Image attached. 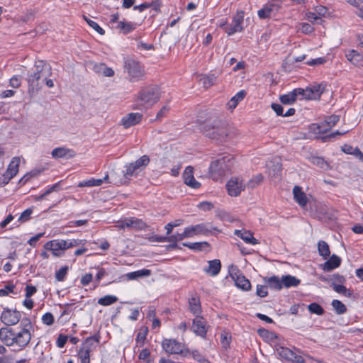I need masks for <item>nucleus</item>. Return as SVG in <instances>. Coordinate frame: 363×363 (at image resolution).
<instances>
[{"label": "nucleus", "instance_id": "54", "mask_svg": "<svg viewBox=\"0 0 363 363\" xmlns=\"http://www.w3.org/2000/svg\"><path fill=\"white\" fill-rule=\"evenodd\" d=\"M68 267L65 266L61 267L58 271L55 272V278L58 281H62L66 277L67 274Z\"/></svg>", "mask_w": 363, "mask_h": 363}, {"label": "nucleus", "instance_id": "8", "mask_svg": "<svg viewBox=\"0 0 363 363\" xmlns=\"http://www.w3.org/2000/svg\"><path fill=\"white\" fill-rule=\"evenodd\" d=\"M340 120L339 115H328L324 121L320 123H313L310 125V130L314 134H322L326 133L334 126Z\"/></svg>", "mask_w": 363, "mask_h": 363}, {"label": "nucleus", "instance_id": "23", "mask_svg": "<svg viewBox=\"0 0 363 363\" xmlns=\"http://www.w3.org/2000/svg\"><path fill=\"white\" fill-rule=\"evenodd\" d=\"M341 264V259L333 255L330 258L323 264V269L325 272H330L337 268Z\"/></svg>", "mask_w": 363, "mask_h": 363}, {"label": "nucleus", "instance_id": "28", "mask_svg": "<svg viewBox=\"0 0 363 363\" xmlns=\"http://www.w3.org/2000/svg\"><path fill=\"white\" fill-rule=\"evenodd\" d=\"M189 306L190 311L196 316L201 313L200 298L199 296H193L189 299Z\"/></svg>", "mask_w": 363, "mask_h": 363}, {"label": "nucleus", "instance_id": "12", "mask_svg": "<svg viewBox=\"0 0 363 363\" xmlns=\"http://www.w3.org/2000/svg\"><path fill=\"white\" fill-rule=\"evenodd\" d=\"M163 350L171 354H183L184 345L174 339H164L162 342Z\"/></svg>", "mask_w": 363, "mask_h": 363}, {"label": "nucleus", "instance_id": "17", "mask_svg": "<svg viewBox=\"0 0 363 363\" xmlns=\"http://www.w3.org/2000/svg\"><path fill=\"white\" fill-rule=\"evenodd\" d=\"M183 179L184 183L193 189H199L201 186V184L194 177V168L191 166L186 167L183 173Z\"/></svg>", "mask_w": 363, "mask_h": 363}, {"label": "nucleus", "instance_id": "49", "mask_svg": "<svg viewBox=\"0 0 363 363\" xmlns=\"http://www.w3.org/2000/svg\"><path fill=\"white\" fill-rule=\"evenodd\" d=\"M90 354L89 350L79 349L78 352V357L80 359L81 363H90Z\"/></svg>", "mask_w": 363, "mask_h": 363}, {"label": "nucleus", "instance_id": "34", "mask_svg": "<svg viewBox=\"0 0 363 363\" xmlns=\"http://www.w3.org/2000/svg\"><path fill=\"white\" fill-rule=\"evenodd\" d=\"M151 274V271L147 269L129 272L125 274L128 280H134L140 277H148Z\"/></svg>", "mask_w": 363, "mask_h": 363}, {"label": "nucleus", "instance_id": "46", "mask_svg": "<svg viewBox=\"0 0 363 363\" xmlns=\"http://www.w3.org/2000/svg\"><path fill=\"white\" fill-rule=\"evenodd\" d=\"M308 310L311 313L321 315L324 313L325 311L323 308L317 303H311L308 306Z\"/></svg>", "mask_w": 363, "mask_h": 363}, {"label": "nucleus", "instance_id": "20", "mask_svg": "<svg viewBox=\"0 0 363 363\" xmlns=\"http://www.w3.org/2000/svg\"><path fill=\"white\" fill-rule=\"evenodd\" d=\"M264 282L268 285L271 289L280 291L282 289V279H279L278 276H272L270 277H264Z\"/></svg>", "mask_w": 363, "mask_h": 363}, {"label": "nucleus", "instance_id": "25", "mask_svg": "<svg viewBox=\"0 0 363 363\" xmlns=\"http://www.w3.org/2000/svg\"><path fill=\"white\" fill-rule=\"evenodd\" d=\"M221 269V263L219 259H215L208 261V266L204 269V272L211 276H216L219 274Z\"/></svg>", "mask_w": 363, "mask_h": 363}, {"label": "nucleus", "instance_id": "56", "mask_svg": "<svg viewBox=\"0 0 363 363\" xmlns=\"http://www.w3.org/2000/svg\"><path fill=\"white\" fill-rule=\"evenodd\" d=\"M346 132H347V130L344 131V132H340V131L337 130V131L331 133L330 134H327L325 135L321 136L319 138V139L323 143L328 142V141H330L331 139L334 138L336 135H341Z\"/></svg>", "mask_w": 363, "mask_h": 363}, {"label": "nucleus", "instance_id": "26", "mask_svg": "<svg viewBox=\"0 0 363 363\" xmlns=\"http://www.w3.org/2000/svg\"><path fill=\"white\" fill-rule=\"evenodd\" d=\"M138 25L137 23L121 21L118 22L116 28L120 30L123 34L127 35L134 30Z\"/></svg>", "mask_w": 363, "mask_h": 363}, {"label": "nucleus", "instance_id": "61", "mask_svg": "<svg viewBox=\"0 0 363 363\" xmlns=\"http://www.w3.org/2000/svg\"><path fill=\"white\" fill-rule=\"evenodd\" d=\"M256 294L261 298L266 297L268 295L267 286L265 285H257Z\"/></svg>", "mask_w": 363, "mask_h": 363}, {"label": "nucleus", "instance_id": "41", "mask_svg": "<svg viewBox=\"0 0 363 363\" xmlns=\"http://www.w3.org/2000/svg\"><path fill=\"white\" fill-rule=\"evenodd\" d=\"M131 228L135 230H142L148 228V225L142 219L131 217Z\"/></svg>", "mask_w": 363, "mask_h": 363}, {"label": "nucleus", "instance_id": "35", "mask_svg": "<svg viewBox=\"0 0 363 363\" xmlns=\"http://www.w3.org/2000/svg\"><path fill=\"white\" fill-rule=\"evenodd\" d=\"M182 245L197 252L202 251L205 248L210 247L209 243L205 241L196 242H183Z\"/></svg>", "mask_w": 363, "mask_h": 363}, {"label": "nucleus", "instance_id": "3", "mask_svg": "<svg viewBox=\"0 0 363 363\" xmlns=\"http://www.w3.org/2000/svg\"><path fill=\"white\" fill-rule=\"evenodd\" d=\"M52 75L51 66L43 60L35 61L34 71L28 74L27 82L28 93L30 96L35 94L42 87L44 79Z\"/></svg>", "mask_w": 363, "mask_h": 363}, {"label": "nucleus", "instance_id": "59", "mask_svg": "<svg viewBox=\"0 0 363 363\" xmlns=\"http://www.w3.org/2000/svg\"><path fill=\"white\" fill-rule=\"evenodd\" d=\"M42 321L47 325H52L54 323L55 318L51 313H46L42 317Z\"/></svg>", "mask_w": 363, "mask_h": 363}, {"label": "nucleus", "instance_id": "45", "mask_svg": "<svg viewBox=\"0 0 363 363\" xmlns=\"http://www.w3.org/2000/svg\"><path fill=\"white\" fill-rule=\"evenodd\" d=\"M331 305L338 315L343 314L347 311L345 305L339 300H333Z\"/></svg>", "mask_w": 363, "mask_h": 363}, {"label": "nucleus", "instance_id": "14", "mask_svg": "<svg viewBox=\"0 0 363 363\" xmlns=\"http://www.w3.org/2000/svg\"><path fill=\"white\" fill-rule=\"evenodd\" d=\"M46 250H50L55 257H61L64 254V240L57 239L47 242L44 245Z\"/></svg>", "mask_w": 363, "mask_h": 363}, {"label": "nucleus", "instance_id": "51", "mask_svg": "<svg viewBox=\"0 0 363 363\" xmlns=\"http://www.w3.org/2000/svg\"><path fill=\"white\" fill-rule=\"evenodd\" d=\"M33 213V208H28L23 211L19 216L18 221L23 223L28 221L31 218V215Z\"/></svg>", "mask_w": 363, "mask_h": 363}, {"label": "nucleus", "instance_id": "15", "mask_svg": "<svg viewBox=\"0 0 363 363\" xmlns=\"http://www.w3.org/2000/svg\"><path fill=\"white\" fill-rule=\"evenodd\" d=\"M186 235L189 238H192L197 235H208L211 233V230L206 223H200L195 225L189 226L185 228Z\"/></svg>", "mask_w": 363, "mask_h": 363}, {"label": "nucleus", "instance_id": "11", "mask_svg": "<svg viewBox=\"0 0 363 363\" xmlns=\"http://www.w3.org/2000/svg\"><path fill=\"white\" fill-rule=\"evenodd\" d=\"M230 275L234 280L237 287L242 289L243 291H248L251 289V284L250 281L240 272L239 269L236 267H234L233 265L231 266Z\"/></svg>", "mask_w": 363, "mask_h": 363}, {"label": "nucleus", "instance_id": "33", "mask_svg": "<svg viewBox=\"0 0 363 363\" xmlns=\"http://www.w3.org/2000/svg\"><path fill=\"white\" fill-rule=\"evenodd\" d=\"M246 94L247 93L245 90H241L238 93H237L233 97L231 98V99L227 104L228 109L230 111H233V110L237 106L238 102L242 101L245 98Z\"/></svg>", "mask_w": 363, "mask_h": 363}, {"label": "nucleus", "instance_id": "42", "mask_svg": "<svg viewBox=\"0 0 363 363\" xmlns=\"http://www.w3.org/2000/svg\"><path fill=\"white\" fill-rule=\"evenodd\" d=\"M118 301V298L113 295H106L98 300V303L101 306H107L113 304Z\"/></svg>", "mask_w": 363, "mask_h": 363}, {"label": "nucleus", "instance_id": "62", "mask_svg": "<svg viewBox=\"0 0 363 363\" xmlns=\"http://www.w3.org/2000/svg\"><path fill=\"white\" fill-rule=\"evenodd\" d=\"M356 150H359V147H354L350 145L345 144L342 146V150L346 154L352 155L355 157L356 155Z\"/></svg>", "mask_w": 363, "mask_h": 363}, {"label": "nucleus", "instance_id": "31", "mask_svg": "<svg viewBox=\"0 0 363 363\" xmlns=\"http://www.w3.org/2000/svg\"><path fill=\"white\" fill-rule=\"evenodd\" d=\"M278 9V6L274 4H269L264 6L262 9H259L257 12L258 16L261 19H266L271 18L274 9Z\"/></svg>", "mask_w": 363, "mask_h": 363}, {"label": "nucleus", "instance_id": "48", "mask_svg": "<svg viewBox=\"0 0 363 363\" xmlns=\"http://www.w3.org/2000/svg\"><path fill=\"white\" fill-rule=\"evenodd\" d=\"M84 19L86 21V22L88 23V25L91 27L94 30H95L100 35H104L105 30L100 27V26L95 21L91 20L88 17L84 16Z\"/></svg>", "mask_w": 363, "mask_h": 363}, {"label": "nucleus", "instance_id": "16", "mask_svg": "<svg viewBox=\"0 0 363 363\" xmlns=\"http://www.w3.org/2000/svg\"><path fill=\"white\" fill-rule=\"evenodd\" d=\"M192 331L201 337H205L207 333L206 323L202 316L198 315L193 320Z\"/></svg>", "mask_w": 363, "mask_h": 363}, {"label": "nucleus", "instance_id": "2", "mask_svg": "<svg viewBox=\"0 0 363 363\" xmlns=\"http://www.w3.org/2000/svg\"><path fill=\"white\" fill-rule=\"evenodd\" d=\"M325 89V84H313L306 89L296 88L286 94L280 95L279 100L285 105L292 104L297 100H316L320 99Z\"/></svg>", "mask_w": 363, "mask_h": 363}, {"label": "nucleus", "instance_id": "50", "mask_svg": "<svg viewBox=\"0 0 363 363\" xmlns=\"http://www.w3.org/2000/svg\"><path fill=\"white\" fill-rule=\"evenodd\" d=\"M231 342V335L228 333H223L220 335V343L222 347L224 349H228L230 347V345Z\"/></svg>", "mask_w": 363, "mask_h": 363}, {"label": "nucleus", "instance_id": "1", "mask_svg": "<svg viewBox=\"0 0 363 363\" xmlns=\"http://www.w3.org/2000/svg\"><path fill=\"white\" fill-rule=\"evenodd\" d=\"M33 328L30 319L24 318L16 329L10 327L1 328L0 329V340L7 347H12L13 352L22 351L31 340V330Z\"/></svg>", "mask_w": 363, "mask_h": 363}, {"label": "nucleus", "instance_id": "60", "mask_svg": "<svg viewBox=\"0 0 363 363\" xmlns=\"http://www.w3.org/2000/svg\"><path fill=\"white\" fill-rule=\"evenodd\" d=\"M346 57L348 60L352 62V63H355V62H358L361 58V56L358 52L354 50L350 51L348 54L346 55Z\"/></svg>", "mask_w": 363, "mask_h": 363}, {"label": "nucleus", "instance_id": "5", "mask_svg": "<svg viewBox=\"0 0 363 363\" xmlns=\"http://www.w3.org/2000/svg\"><path fill=\"white\" fill-rule=\"evenodd\" d=\"M234 158L228 155L212 162L208 168L209 175L213 180H218L221 177L230 172L233 166Z\"/></svg>", "mask_w": 363, "mask_h": 363}, {"label": "nucleus", "instance_id": "44", "mask_svg": "<svg viewBox=\"0 0 363 363\" xmlns=\"http://www.w3.org/2000/svg\"><path fill=\"white\" fill-rule=\"evenodd\" d=\"M216 76L213 74L205 75L201 78V81L203 83L204 87L208 88L213 85L216 82Z\"/></svg>", "mask_w": 363, "mask_h": 363}, {"label": "nucleus", "instance_id": "36", "mask_svg": "<svg viewBox=\"0 0 363 363\" xmlns=\"http://www.w3.org/2000/svg\"><path fill=\"white\" fill-rule=\"evenodd\" d=\"M94 70L96 73L101 74L104 77H113L114 75L113 69L108 67L104 63L96 65Z\"/></svg>", "mask_w": 363, "mask_h": 363}, {"label": "nucleus", "instance_id": "4", "mask_svg": "<svg viewBox=\"0 0 363 363\" xmlns=\"http://www.w3.org/2000/svg\"><path fill=\"white\" fill-rule=\"evenodd\" d=\"M199 129L206 136L218 140H223L230 135L227 124L220 121L213 123L207 120L200 124Z\"/></svg>", "mask_w": 363, "mask_h": 363}, {"label": "nucleus", "instance_id": "40", "mask_svg": "<svg viewBox=\"0 0 363 363\" xmlns=\"http://www.w3.org/2000/svg\"><path fill=\"white\" fill-rule=\"evenodd\" d=\"M244 11H240L233 18L232 25L239 29L240 31L243 30L242 24L243 23Z\"/></svg>", "mask_w": 363, "mask_h": 363}, {"label": "nucleus", "instance_id": "29", "mask_svg": "<svg viewBox=\"0 0 363 363\" xmlns=\"http://www.w3.org/2000/svg\"><path fill=\"white\" fill-rule=\"evenodd\" d=\"M282 279V286L285 288L296 287L300 283L301 280L294 276L288 274L281 277Z\"/></svg>", "mask_w": 363, "mask_h": 363}, {"label": "nucleus", "instance_id": "22", "mask_svg": "<svg viewBox=\"0 0 363 363\" xmlns=\"http://www.w3.org/2000/svg\"><path fill=\"white\" fill-rule=\"evenodd\" d=\"M234 234L243 240L246 243L253 245L258 243L257 240L253 237V235L250 231L235 230Z\"/></svg>", "mask_w": 363, "mask_h": 363}, {"label": "nucleus", "instance_id": "27", "mask_svg": "<svg viewBox=\"0 0 363 363\" xmlns=\"http://www.w3.org/2000/svg\"><path fill=\"white\" fill-rule=\"evenodd\" d=\"M20 158L18 157H13L5 172L6 174L10 176V178H13L18 172Z\"/></svg>", "mask_w": 363, "mask_h": 363}, {"label": "nucleus", "instance_id": "21", "mask_svg": "<svg viewBox=\"0 0 363 363\" xmlns=\"http://www.w3.org/2000/svg\"><path fill=\"white\" fill-rule=\"evenodd\" d=\"M143 115H127L122 118L121 123L125 128L138 124Z\"/></svg>", "mask_w": 363, "mask_h": 363}, {"label": "nucleus", "instance_id": "58", "mask_svg": "<svg viewBox=\"0 0 363 363\" xmlns=\"http://www.w3.org/2000/svg\"><path fill=\"white\" fill-rule=\"evenodd\" d=\"M15 287L13 284L6 285L4 289H0V296H6L9 293H14Z\"/></svg>", "mask_w": 363, "mask_h": 363}, {"label": "nucleus", "instance_id": "37", "mask_svg": "<svg viewBox=\"0 0 363 363\" xmlns=\"http://www.w3.org/2000/svg\"><path fill=\"white\" fill-rule=\"evenodd\" d=\"M276 351L281 359L290 361L291 359L293 351L288 347L280 345L276 346Z\"/></svg>", "mask_w": 363, "mask_h": 363}, {"label": "nucleus", "instance_id": "43", "mask_svg": "<svg viewBox=\"0 0 363 363\" xmlns=\"http://www.w3.org/2000/svg\"><path fill=\"white\" fill-rule=\"evenodd\" d=\"M86 240H79V239H71L65 240H64V245H65V250L72 248L73 247L79 246L81 245H84L86 242Z\"/></svg>", "mask_w": 363, "mask_h": 363}, {"label": "nucleus", "instance_id": "47", "mask_svg": "<svg viewBox=\"0 0 363 363\" xmlns=\"http://www.w3.org/2000/svg\"><path fill=\"white\" fill-rule=\"evenodd\" d=\"M257 333L259 334V335L260 337H262L263 339H265V340H272L273 339L277 338V335L274 333L270 332V331H269L268 330H267L265 328H259V329H258Z\"/></svg>", "mask_w": 363, "mask_h": 363}, {"label": "nucleus", "instance_id": "10", "mask_svg": "<svg viewBox=\"0 0 363 363\" xmlns=\"http://www.w3.org/2000/svg\"><path fill=\"white\" fill-rule=\"evenodd\" d=\"M150 162V158L147 155H143L134 162L130 163L125 167L124 172V177L126 179H130L133 175H136L138 169L145 167Z\"/></svg>", "mask_w": 363, "mask_h": 363}, {"label": "nucleus", "instance_id": "30", "mask_svg": "<svg viewBox=\"0 0 363 363\" xmlns=\"http://www.w3.org/2000/svg\"><path fill=\"white\" fill-rule=\"evenodd\" d=\"M148 331L149 330L147 326H143L139 329L135 338L136 345L135 347V349L137 347H141L144 346L145 340L147 339Z\"/></svg>", "mask_w": 363, "mask_h": 363}, {"label": "nucleus", "instance_id": "7", "mask_svg": "<svg viewBox=\"0 0 363 363\" xmlns=\"http://www.w3.org/2000/svg\"><path fill=\"white\" fill-rule=\"evenodd\" d=\"M123 67L128 72L130 82H138V80L143 79L145 76L143 67L138 61L133 58H125L124 60Z\"/></svg>", "mask_w": 363, "mask_h": 363}, {"label": "nucleus", "instance_id": "6", "mask_svg": "<svg viewBox=\"0 0 363 363\" xmlns=\"http://www.w3.org/2000/svg\"><path fill=\"white\" fill-rule=\"evenodd\" d=\"M160 99V91L156 86L143 88L138 97V109H147L152 106Z\"/></svg>", "mask_w": 363, "mask_h": 363}, {"label": "nucleus", "instance_id": "39", "mask_svg": "<svg viewBox=\"0 0 363 363\" xmlns=\"http://www.w3.org/2000/svg\"><path fill=\"white\" fill-rule=\"evenodd\" d=\"M318 250L319 255L324 259H327L330 255V250L328 244L323 240L318 242Z\"/></svg>", "mask_w": 363, "mask_h": 363}, {"label": "nucleus", "instance_id": "52", "mask_svg": "<svg viewBox=\"0 0 363 363\" xmlns=\"http://www.w3.org/2000/svg\"><path fill=\"white\" fill-rule=\"evenodd\" d=\"M263 176L261 174H258L256 176H255L252 179H250L248 183L247 186L248 187L251 189L255 188L257 185L262 183L263 181Z\"/></svg>", "mask_w": 363, "mask_h": 363}, {"label": "nucleus", "instance_id": "64", "mask_svg": "<svg viewBox=\"0 0 363 363\" xmlns=\"http://www.w3.org/2000/svg\"><path fill=\"white\" fill-rule=\"evenodd\" d=\"M67 339H68V337L67 335H65L63 334L59 335L57 342H56L57 346L59 348L64 347L65 345L66 344V342L67 341Z\"/></svg>", "mask_w": 363, "mask_h": 363}, {"label": "nucleus", "instance_id": "38", "mask_svg": "<svg viewBox=\"0 0 363 363\" xmlns=\"http://www.w3.org/2000/svg\"><path fill=\"white\" fill-rule=\"evenodd\" d=\"M310 161L313 164L324 170H328L331 169V166L330 165V164L321 157H311L310 158Z\"/></svg>", "mask_w": 363, "mask_h": 363}, {"label": "nucleus", "instance_id": "57", "mask_svg": "<svg viewBox=\"0 0 363 363\" xmlns=\"http://www.w3.org/2000/svg\"><path fill=\"white\" fill-rule=\"evenodd\" d=\"M131 217L125 218L118 221L117 227L119 229L131 228Z\"/></svg>", "mask_w": 363, "mask_h": 363}, {"label": "nucleus", "instance_id": "63", "mask_svg": "<svg viewBox=\"0 0 363 363\" xmlns=\"http://www.w3.org/2000/svg\"><path fill=\"white\" fill-rule=\"evenodd\" d=\"M326 62V59L325 57H318L316 59H313L311 60L307 61L306 64L310 66H317L320 65H323Z\"/></svg>", "mask_w": 363, "mask_h": 363}, {"label": "nucleus", "instance_id": "9", "mask_svg": "<svg viewBox=\"0 0 363 363\" xmlns=\"http://www.w3.org/2000/svg\"><path fill=\"white\" fill-rule=\"evenodd\" d=\"M1 321L6 327L13 326L19 323L21 318V313L16 309H10L7 307L3 308L1 313Z\"/></svg>", "mask_w": 363, "mask_h": 363}, {"label": "nucleus", "instance_id": "24", "mask_svg": "<svg viewBox=\"0 0 363 363\" xmlns=\"http://www.w3.org/2000/svg\"><path fill=\"white\" fill-rule=\"evenodd\" d=\"M99 342L100 335L99 334L94 335L85 340L81 348L83 350H89V352H91L93 349L96 347Z\"/></svg>", "mask_w": 363, "mask_h": 363}, {"label": "nucleus", "instance_id": "53", "mask_svg": "<svg viewBox=\"0 0 363 363\" xmlns=\"http://www.w3.org/2000/svg\"><path fill=\"white\" fill-rule=\"evenodd\" d=\"M60 189V183H56L53 184L52 186H50L49 189H48L43 194L38 196L37 200L41 201L45 198L46 196L50 194V193L53 191H57Z\"/></svg>", "mask_w": 363, "mask_h": 363}, {"label": "nucleus", "instance_id": "55", "mask_svg": "<svg viewBox=\"0 0 363 363\" xmlns=\"http://www.w3.org/2000/svg\"><path fill=\"white\" fill-rule=\"evenodd\" d=\"M186 230L184 229L182 233H177L172 235H169V242H178L184 240V238H189L187 235H186Z\"/></svg>", "mask_w": 363, "mask_h": 363}, {"label": "nucleus", "instance_id": "32", "mask_svg": "<svg viewBox=\"0 0 363 363\" xmlns=\"http://www.w3.org/2000/svg\"><path fill=\"white\" fill-rule=\"evenodd\" d=\"M108 179V175L106 174L104 179H94L91 178L88 180H84L79 183L78 186L79 187H85V186H99L103 184V182L105 181H107Z\"/></svg>", "mask_w": 363, "mask_h": 363}, {"label": "nucleus", "instance_id": "18", "mask_svg": "<svg viewBox=\"0 0 363 363\" xmlns=\"http://www.w3.org/2000/svg\"><path fill=\"white\" fill-rule=\"evenodd\" d=\"M51 155L55 159H70L74 157L76 153L72 149L60 147L53 149Z\"/></svg>", "mask_w": 363, "mask_h": 363}, {"label": "nucleus", "instance_id": "19", "mask_svg": "<svg viewBox=\"0 0 363 363\" xmlns=\"http://www.w3.org/2000/svg\"><path fill=\"white\" fill-rule=\"evenodd\" d=\"M293 194L294 200L298 203L301 207H304L306 206L308 203V199L306 194L302 191L301 188L298 186H295L293 189Z\"/></svg>", "mask_w": 363, "mask_h": 363}, {"label": "nucleus", "instance_id": "13", "mask_svg": "<svg viewBox=\"0 0 363 363\" xmlns=\"http://www.w3.org/2000/svg\"><path fill=\"white\" fill-rule=\"evenodd\" d=\"M245 186L242 181H240L238 178L230 179L225 185L228 194L231 196L240 195L241 191H244Z\"/></svg>", "mask_w": 363, "mask_h": 363}]
</instances>
